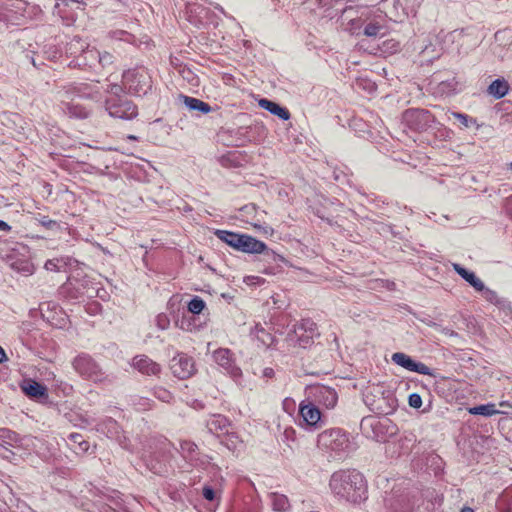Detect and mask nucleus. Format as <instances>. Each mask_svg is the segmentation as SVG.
<instances>
[{"mask_svg":"<svg viewBox=\"0 0 512 512\" xmlns=\"http://www.w3.org/2000/svg\"><path fill=\"white\" fill-rule=\"evenodd\" d=\"M332 494L339 500L360 503L367 498L364 477L355 470H339L334 472L329 481Z\"/></svg>","mask_w":512,"mask_h":512,"instance_id":"nucleus-1","label":"nucleus"},{"mask_svg":"<svg viewBox=\"0 0 512 512\" xmlns=\"http://www.w3.org/2000/svg\"><path fill=\"white\" fill-rule=\"evenodd\" d=\"M318 447L334 453L335 458H343L351 449L348 435L340 428H331L321 432L317 438Z\"/></svg>","mask_w":512,"mask_h":512,"instance_id":"nucleus-2","label":"nucleus"},{"mask_svg":"<svg viewBox=\"0 0 512 512\" xmlns=\"http://www.w3.org/2000/svg\"><path fill=\"white\" fill-rule=\"evenodd\" d=\"M318 335L316 324L311 319H303L287 333L285 341L288 347L306 349L313 344L314 337Z\"/></svg>","mask_w":512,"mask_h":512,"instance_id":"nucleus-3","label":"nucleus"},{"mask_svg":"<svg viewBox=\"0 0 512 512\" xmlns=\"http://www.w3.org/2000/svg\"><path fill=\"white\" fill-rule=\"evenodd\" d=\"M418 50L421 65L432 63L438 59L444 50L440 35L429 34L426 36L418 46Z\"/></svg>","mask_w":512,"mask_h":512,"instance_id":"nucleus-4","label":"nucleus"},{"mask_svg":"<svg viewBox=\"0 0 512 512\" xmlns=\"http://www.w3.org/2000/svg\"><path fill=\"white\" fill-rule=\"evenodd\" d=\"M123 85L131 93L145 94L150 88V78L142 69H129L123 73Z\"/></svg>","mask_w":512,"mask_h":512,"instance_id":"nucleus-5","label":"nucleus"},{"mask_svg":"<svg viewBox=\"0 0 512 512\" xmlns=\"http://www.w3.org/2000/svg\"><path fill=\"white\" fill-rule=\"evenodd\" d=\"M214 362L235 382L242 377V370L237 366L234 354L228 348H218L213 352Z\"/></svg>","mask_w":512,"mask_h":512,"instance_id":"nucleus-6","label":"nucleus"},{"mask_svg":"<svg viewBox=\"0 0 512 512\" xmlns=\"http://www.w3.org/2000/svg\"><path fill=\"white\" fill-rule=\"evenodd\" d=\"M306 397L317 406L333 408L338 400L336 391L325 385H313L306 388Z\"/></svg>","mask_w":512,"mask_h":512,"instance_id":"nucleus-7","label":"nucleus"},{"mask_svg":"<svg viewBox=\"0 0 512 512\" xmlns=\"http://www.w3.org/2000/svg\"><path fill=\"white\" fill-rule=\"evenodd\" d=\"M238 239L239 242L236 249L238 251L249 254H263L267 260L272 259L274 261L278 256L273 250L269 249L264 242L257 240L250 235L241 234Z\"/></svg>","mask_w":512,"mask_h":512,"instance_id":"nucleus-8","label":"nucleus"},{"mask_svg":"<svg viewBox=\"0 0 512 512\" xmlns=\"http://www.w3.org/2000/svg\"><path fill=\"white\" fill-rule=\"evenodd\" d=\"M403 122L414 131H423L432 122V115L424 109H408L403 113Z\"/></svg>","mask_w":512,"mask_h":512,"instance_id":"nucleus-9","label":"nucleus"},{"mask_svg":"<svg viewBox=\"0 0 512 512\" xmlns=\"http://www.w3.org/2000/svg\"><path fill=\"white\" fill-rule=\"evenodd\" d=\"M106 109L110 116L120 119H131L137 115L135 105L127 99L109 98L106 101Z\"/></svg>","mask_w":512,"mask_h":512,"instance_id":"nucleus-10","label":"nucleus"},{"mask_svg":"<svg viewBox=\"0 0 512 512\" xmlns=\"http://www.w3.org/2000/svg\"><path fill=\"white\" fill-rule=\"evenodd\" d=\"M195 17L199 18L198 22L204 29H207V31H200L197 35L194 34V37L197 39L199 44L208 48L209 46H212V43L215 42V39L211 38L210 32L208 31L210 25L208 22L210 11L201 5L194 3V18ZM195 26H197V28H201L197 25L196 20L194 19V27Z\"/></svg>","mask_w":512,"mask_h":512,"instance_id":"nucleus-11","label":"nucleus"},{"mask_svg":"<svg viewBox=\"0 0 512 512\" xmlns=\"http://www.w3.org/2000/svg\"><path fill=\"white\" fill-rule=\"evenodd\" d=\"M73 365L77 372L93 381H100L102 379L101 368L88 355L78 356L74 360Z\"/></svg>","mask_w":512,"mask_h":512,"instance_id":"nucleus-12","label":"nucleus"},{"mask_svg":"<svg viewBox=\"0 0 512 512\" xmlns=\"http://www.w3.org/2000/svg\"><path fill=\"white\" fill-rule=\"evenodd\" d=\"M391 359L396 365H399L408 371L422 375L435 376L433 370L426 364L415 361L412 357L403 352L394 353Z\"/></svg>","mask_w":512,"mask_h":512,"instance_id":"nucleus-13","label":"nucleus"},{"mask_svg":"<svg viewBox=\"0 0 512 512\" xmlns=\"http://www.w3.org/2000/svg\"><path fill=\"white\" fill-rule=\"evenodd\" d=\"M299 414L309 427L316 428L321 420L319 407L307 397L299 405Z\"/></svg>","mask_w":512,"mask_h":512,"instance_id":"nucleus-14","label":"nucleus"},{"mask_svg":"<svg viewBox=\"0 0 512 512\" xmlns=\"http://www.w3.org/2000/svg\"><path fill=\"white\" fill-rule=\"evenodd\" d=\"M171 370L179 379H188L192 375V363L185 357H175L171 362Z\"/></svg>","mask_w":512,"mask_h":512,"instance_id":"nucleus-15","label":"nucleus"},{"mask_svg":"<svg viewBox=\"0 0 512 512\" xmlns=\"http://www.w3.org/2000/svg\"><path fill=\"white\" fill-rule=\"evenodd\" d=\"M230 423L223 415H212L206 422L208 431L215 435L218 439L222 437L224 432L229 428Z\"/></svg>","mask_w":512,"mask_h":512,"instance_id":"nucleus-16","label":"nucleus"},{"mask_svg":"<svg viewBox=\"0 0 512 512\" xmlns=\"http://www.w3.org/2000/svg\"><path fill=\"white\" fill-rule=\"evenodd\" d=\"M259 106L271 114L278 116L282 120H288L290 118V112L287 108L280 106L278 103L271 101L266 98H262L258 102Z\"/></svg>","mask_w":512,"mask_h":512,"instance_id":"nucleus-17","label":"nucleus"},{"mask_svg":"<svg viewBox=\"0 0 512 512\" xmlns=\"http://www.w3.org/2000/svg\"><path fill=\"white\" fill-rule=\"evenodd\" d=\"M454 271L467 281L476 291L484 289V283L474 272H471L458 263L453 264Z\"/></svg>","mask_w":512,"mask_h":512,"instance_id":"nucleus-18","label":"nucleus"},{"mask_svg":"<svg viewBox=\"0 0 512 512\" xmlns=\"http://www.w3.org/2000/svg\"><path fill=\"white\" fill-rule=\"evenodd\" d=\"M133 366L141 373L148 375H155L160 371V366L156 362L144 356L135 357L133 360Z\"/></svg>","mask_w":512,"mask_h":512,"instance_id":"nucleus-19","label":"nucleus"},{"mask_svg":"<svg viewBox=\"0 0 512 512\" xmlns=\"http://www.w3.org/2000/svg\"><path fill=\"white\" fill-rule=\"evenodd\" d=\"M205 302L198 296L193 299V313H194V328L202 327L208 321V313L205 314Z\"/></svg>","mask_w":512,"mask_h":512,"instance_id":"nucleus-20","label":"nucleus"},{"mask_svg":"<svg viewBox=\"0 0 512 512\" xmlns=\"http://www.w3.org/2000/svg\"><path fill=\"white\" fill-rule=\"evenodd\" d=\"M269 499L274 511L285 512L290 507L289 500L284 494L272 492L269 494Z\"/></svg>","mask_w":512,"mask_h":512,"instance_id":"nucleus-21","label":"nucleus"},{"mask_svg":"<svg viewBox=\"0 0 512 512\" xmlns=\"http://www.w3.org/2000/svg\"><path fill=\"white\" fill-rule=\"evenodd\" d=\"M508 90V83L504 79H496L488 87L489 94L497 99L504 97Z\"/></svg>","mask_w":512,"mask_h":512,"instance_id":"nucleus-22","label":"nucleus"},{"mask_svg":"<svg viewBox=\"0 0 512 512\" xmlns=\"http://www.w3.org/2000/svg\"><path fill=\"white\" fill-rule=\"evenodd\" d=\"M469 413L472 415H481L490 417L496 414L503 413L502 411L497 409V405L494 403H488L483 405L474 406L469 409Z\"/></svg>","mask_w":512,"mask_h":512,"instance_id":"nucleus-23","label":"nucleus"},{"mask_svg":"<svg viewBox=\"0 0 512 512\" xmlns=\"http://www.w3.org/2000/svg\"><path fill=\"white\" fill-rule=\"evenodd\" d=\"M21 387L24 393L30 397H41L44 396L46 392L44 386L32 380L24 382Z\"/></svg>","mask_w":512,"mask_h":512,"instance_id":"nucleus-24","label":"nucleus"},{"mask_svg":"<svg viewBox=\"0 0 512 512\" xmlns=\"http://www.w3.org/2000/svg\"><path fill=\"white\" fill-rule=\"evenodd\" d=\"M384 27L377 22L376 20H369L368 17L365 18V24L363 27V35L367 37H377L379 35H383L382 32Z\"/></svg>","mask_w":512,"mask_h":512,"instance_id":"nucleus-25","label":"nucleus"},{"mask_svg":"<svg viewBox=\"0 0 512 512\" xmlns=\"http://www.w3.org/2000/svg\"><path fill=\"white\" fill-rule=\"evenodd\" d=\"M215 235L217 236L218 239L228 244L230 247L237 249L239 242L238 238L240 237L241 234L227 230H216Z\"/></svg>","mask_w":512,"mask_h":512,"instance_id":"nucleus-26","label":"nucleus"},{"mask_svg":"<svg viewBox=\"0 0 512 512\" xmlns=\"http://www.w3.org/2000/svg\"><path fill=\"white\" fill-rule=\"evenodd\" d=\"M220 444L225 446L230 451L237 450L239 440L235 433L229 432V428L224 432L221 438H219Z\"/></svg>","mask_w":512,"mask_h":512,"instance_id":"nucleus-27","label":"nucleus"},{"mask_svg":"<svg viewBox=\"0 0 512 512\" xmlns=\"http://www.w3.org/2000/svg\"><path fill=\"white\" fill-rule=\"evenodd\" d=\"M66 109L70 115L78 118H85L89 114V112L78 102L67 103Z\"/></svg>","mask_w":512,"mask_h":512,"instance_id":"nucleus-28","label":"nucleus"},{"mask_svg":"<svg viewBox=\"0 0 512 512\" xmlns=\"http://www.w3.org/2000/svg\"><path fill=\"white\" fill-rule=\"evenodd\" d=\"M239 214H240V218L243 220V221H246L248 223H251L252 224V220L254 219V216L256 214V206L254 204H248V205H245L243 206L240 210H239Z\"/></svg>","mask_w":512,"mask_h":512,"instance_id":"nucleus-29","label":"nucleus"},{"mask_svg":"<svg viewBox=\"0 0 512 512\" xmlns=\"http://www.w3.org/2000/svg\"><path fill=\"white\" fill-rule=\"evenodd\" d=\"M364 24H365V18H363V17L352 19V20H350V22L348 24V30L352 34L359 36V35L363 34Z\"/></svg>","mask_w":512,"mask_h":512,"instance_id":"nucleus-30","label":"nucleus"},{"mask_svg":"<svg viewBox=\"0 0 512 512\" xmlns=\"http://www.w3.org/2000/svg\"><path fill=\"white\" fill-rule=\"evenodd\" d=\"M202 496L204 499L210 502H217L219 503L220 496L218 495L217 490L211 486V485H204L202 488Z\"/></svg>","mask_w":512,"mask_h":512,"instance_id":"nucleus-31","label":"nucleus"},{"mask_svg":"<svg viewBox=\"0 0 512 512\" xmlns=\"http://www.w3.org/2000/svg\"><path fill=\"white\" fill-rule=\"evenodd\" d=\"M457 81L454 78L446 81H442L438 85V91L442 94H450L456 91Z\"/></svg>","mask_w":512,"mask_h":512,"instance_id":"nucleus-32","label":"nucleus"},{"mask_svg":"<svg viewBox=\"0 0 512 512\" xmlns=\"http://www.w3.org/2000/svg\"><path fill=\"white\" fill-rule=\"evenodd\" d=\"M479 291L482 292L483 297L487 301H489L495 305H501L504 302L498 297V295L495 291H493L489 288H486L485 286H484V289L479 290Z\"/></svg>","mask_w":512,"mask_h":512,"instance_id":"nucleus-33","label":"nucleus"},{"mask_svg":"<svg viewBox=\"0 0 512 512\" xmlns=\"http://www.w3.org/2000/svg\"><path fill=\"white\" fill-rule=\"evenodd\" d=\"M453 117H455L456 119H458L460 121V123L464 126V127H469L470 123L472 122H475L472 118H470L468 115L466 114H462V113H458V112H454L452 113Z\"/></svg>","mask_w":512,"mask_h":512,"instance_id":"nucleus-34","label":"nucleus"},{"mask_svg":"<svg viewBox=\"0 0 512 512\" xmlns=\"http://www.w3.org/2000/svg\"><path fill=\"white\" fill-rule=\"evenodd\" d=\"M194 110L200 111L202 113H208L211 111V107L209 104L194 98Z\"/></svg>","mask_w":512,"mask_h":512,"instance_id":"nucleus-35","label":"nucleus"},{"mask_svg":"<svg viewBox=\"0 0 512 512\" xmlns=\"http://www.w3.org/2000/svg\"><path fill=\"white\" fill-rule=\"evenodd\" d=\"M176 324L180 326L181 329L190 331L192 329V320L190 317H186L183 315L181 320H177Z\"/></svg>","mask_w":512,"mask_h":512,"instance_id":"nucleus-36","label":"nucleus"},{"mask_svg":"<svg viewBox=\"0 0 512 512\" xmlns=\"http://www.w3.org/2000/svg\"><path fill=\"white\" fill-rule=\"evenodd\" d=\"M11 267L15 270H18V271H22V272H25V273H32L33 272V266L28 263V262H25L23 263L21 266H19L16 262H13L11 264Z\"/></svg>","mask_w":512,"mask_h":512,"instance_id":"nucleus-37","label":"nucleus"},{"mask_svg":"<svg viewBox=\"0 0 512 512\" xmlns=\"http://www.w3.org/2000/svg\"><path fill=\"white\" fill-rule=\"evenodd\" d=\"M409 405L413 408H420L422 405V398L419 394L413 393L409 396Z\"/></svg>","mask_w":512,"mask_h":512,"instance_id":"nucleus-38","label":"nucleus"},{"mask_svg":"<svg viewBox=\"0 0 512 512\" xmlns=\"http://www.w3.org/2000/svg\"><path fill=\"white\" fill-rule=\"evenodd\" d=\"M258 340L264 345L269 347L272 345L274 339L272 338V335L268 332H264L262 335L257 334Z\"/></svg>","mask_w":512,"mask_h":512,"instance_id":"nucleus-39","label":"nucleus"},{"mask_svg":"<svg viewBox=\"0 0 512 512\" xmlns=\"http://www.w3.org/2000/svg\"><path fill=\"white\" fill-rule=\"evenodd\" d=\"M244 282L247 285H261L265 282V279L258 276H247L244 278Z\"/></svg>","mask_w":512,"mask_h":512,"instance_id":"nucleus-40","label":"nucleus"},{"mask_svg":"<svg viewBox=\"0 0 512 512\" xmlns=\"http://www.w3.org/2000/svg\"><path fill=\"white\" fill-rule=\"evenodd\" d=\"M392 3H393L394 11L391 12V17L392 16H399L400 15V11H402L404 13V8H403L401 0H392Z\"/></svg>","mask_w":512,"mask_h":512,"instance_id":"nucleus-41","label":"nucleus"},{"mask_svg":"<svg viewBox=\"0 0 512 512\" xmlns=\"http://www.w3.org/2000/svg\"><path fill=\"white\" fill-rule=\"evenodd\" d=\"M99 62L103 66L112 63V55L107 53V52H104L103 54H100L99 55Z\"/></svg>","mask_w":512,"mask_h":512,"instance_id":"nucleus-42","label":"nucleus"},{"mask_svg":"<svg viewBox=\"0 0 512 512\" xmlns=\"http://www.w3.org/2000/svg\"><path fill=\"white\" fill-rule=\"evenodd\" d=\"M201 272L203 274V277L206 280H209L210 278L214 277V269H212L210 267H208V268L202 267Z\"/></svg>","mask_w":512,"mask_h":512,"instance_id":"nucleus-43","label":"nucleus"},{"mask_svg":"<svg viewBox=\"0 0 512 512\" xmlns=\"http://www.w3.org/2000/svg\"><path fill=\"white\" fill-rule=\"evenodd\" d=\"M121 91H122V88L119 85H117V84L111 85L110 93L113 95L112 98L117 99L116 97L118 96V94Z\"/></svg>","mask_w":512,"mask_h":512,"instance_id":"nucleus-44","label":"nucleus"},{"mask_svg":"<svg viewBox=\"0 0 512 512\" xmlns=\"http://www.w3.org/2000/svg\"><path fill=\"white\" fill-rule=\"evenodd\" d=\"M274 374H275V372H274L273 368H270V367H266L262 371V376L264 378H272L274 376Z\"/></svg>","mask_w":512,"mask_h":512,"instance_id":"nucleus-45","label":"nucleus"},{"mask_svg":"<svg viewBox=\"0 0 512 512\" xmlns=\"http://www.w3.org/2000/svg\"><path fill=\"white\" fill-rule=\"evenodd\" d=\"M505 209L512 217V196L508 197L505 201Z\"/></svg>","mask_w":512,"mask_h":512,"instance_id":"nucleus-46","label":"nucleus"},{"mask_svg":"<svg viewBox=\"0 0 512 512\" xmlns=\"http://www.w3.org/2000/svg\"><path fill=\"white\" fill-rule=\"evenodd\" d=\"M158 324L161 326V328L164 329L166 327V325L168 324V320H167L166 316H159Z\"/></svg>","mask_w":512,"mask_h":512,"instance_id":"nucleus-47","label":"nucleus"},{"mask_svg":"<svg viewBox=\"0 0 512 512\" xmlns=\"http://www.w3.org/2000/svg\"><path fill=\"white\" fill-rule=\"evenodd\" d=\"M45 267L48 270H53L56 267V264L54 263L53 260H49L46 262Z\"/></svg>","mask_w":512,"mask_h":512,"instance_id":"nucleus-48","label":"nucleus"},{"mask_svg":"<svg viewBox=\"0 0 512 512\" xmlns=\"http://www.w3.org/2000/svg\"><path fill=\"white\" fill-rule=\"evenodd\" d=\"M6 360H7L6 353H5L4 349L0 346V363H3Z\"/></svg>","mask_w":512,"mask_h":512,"instance_id":"nucleus-49","label":"nucleus"},{"mask_svg":"<svg viewBox=\"0 0 512 512\" xmlns=\"http://www.w3.org/2000/svg\"><path fill=\"white\" fill-rule=\"evenodd\" d=\"M79 447H80L81 451L85 452L88 450L89 444L86 441H82V442H79Z\"/></svg>","mask_w":512,"mask_h":512,"instance_id":"nucleus-50","label":"nucleus"},{"mask_svg":"<svg viewBox=\"0 0 512 512\" xmlns=\"http://www.w3.org/2000/svg\"><path fill=\"white\" fill-rule=\"evenodd\" d=\"M71 439L73 440L74 443H78V444H79V442L83 441V440H81V435H79V434H72Z\"/></svg>","mask_w":512,"mask_h":512,"instance_id":"nucleus-51","label":"nucleus"},{"mask_svg":"<svg viewBox=\"0 0 512 512\" xmlns=\"http://www.w3.org/2000/svg\"><path fill=\"white\" fill-rule=\"evenodd\" d=\"M460 33H458L457 31H453V32H450L447 34V37L450 39V40H454L457 36H459Z\"/></svg>","mask_w":512,"mask_h":512,"instance_id":"nucleus-52","label":"nucleus"},{"mask_svg":"<svg viewBox=\"0 0 512 512\" xmlns=\"http://www.w3.org/2000/svg\"><path fill=\"white\" fill-rule=\"evenodd\" d=\"M183 99H184L185 104H186L189 108H192V98H189V97H187V96H184V97H183Z\"/></svg>","mask_w":512,"mask_h":512,"instance_id":"nucleus-53","label":"nucleus"},{"mask_svg":"<svg viewBox=\"0 0 512 512\" xmlns=\"http://www.w3.org/2000/svg\"><path fill=\"white\" fill-rule=\"evenodd\" d=\"M443 332L446 334V335H449V336H457V333L454 332L453 330H450V329H443Z\"/></svg>","mask_w":512,"mask_h":512,"instance_id":"nucleus-54","label":"nucleus"},{"mask_svg":"<svg viewBox=\"0 0 512 512\" xmlns=\"http://www.w3.org/2000/svg\"><path fill=\"white\" fill-rule=\"evenodd\" d=\"M264 332H266L263 328H260L259 325L255 326V334L262 335Z\"/></svg>","mask_w":512,"mask_h":512,"instance_id":"nucleus-55","label":"nucleus"},{"mask_svg":"<svg viewBox=\"0 0 512 512\" xmlns=\"http://www.w3.org/2000/svg\"><path fill=\"white\" fill-rule=\"evenodd\" d=\"M9 225L5 223L4 221H0V229L2 230H9Z\"/></svg>","mask_w":512,"mask_h":512,"instance_id":"nucleus-56","label":"nucleus"},{"mask_svg":"<svg viewBox=\"0 0 512 512\" xmlns=\"http://www.w3.org/2000/svg\"><path fill=\"white\" fill-rule=\"evenodd\" d=\"M187 312L192 313V300L186 302Z\"/></svg>","mask_w":512,"mask_h":512,"instance_id":"nucleus-57","label":"nucleus"},{"mask_svg":"<svg viewBox=\"0 0 512 512\" xmlns=\"http://www.w3.org/2000/svg\"><path fill=\"white\" fill-rule=\"evenodd\" d=\"M460 512H474V510L472 508H470V507H464V508L461 509Z\"/></svg>","mask_w":512,"mask_h":512,"instance_id":"nucleus-58","label":"nucleus"},{"mask_svg":"<svg viewBox=\"0 0 512 512\" xmlns=\"http://www.w3.org/2000/svg\"><path fill=\"white\" fill-rule=\"evenodd\" d=\"M499 406H500V407H508V406H510V405H509V403H508V402H506V401H502V402H500V403H499Z\"/></svg>","mask_w":512,"mask_h":512,"instance_id":"nucleus-59","label":"nucleus"},{"mask_svg":"<svg viewBox=\"0 0 512 512\" xmlns=\"http://www.w3.org/2000/svg\"><path fill=\"white\" fill-rule=\"evenodd\" d=\"M194 290H204L203 288H198L194 286Z\"/></svg>","mask_w":512,"mask_h":512,"instance_id":"nucleus-60","label":"nucleus"},{"mask_svg":"<svg viewBox=\"0 0 512 512\" xmlns=\"http://www.w3.org/2000/svg\"><path fill=\"white\" fill-rule=\"evenodd\" d=\"M509 167H510V170L512 171V163H510Z\"/></svg>","mask_w":512,"mask_h":512,"instance_id":"nucleus-61","label":"nucleus"}]
</instances>
